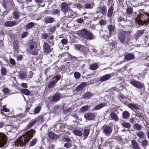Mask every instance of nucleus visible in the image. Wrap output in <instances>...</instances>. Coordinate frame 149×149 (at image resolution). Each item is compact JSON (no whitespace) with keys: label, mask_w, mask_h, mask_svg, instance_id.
<instances>
[{"label":"nucleus","mask_w":149,"mask_h":149,"mask_svg":"<svg viewBox=\"0 0 149 149\" xmlns=\"http://www.w3.org/2000/svg\"><path fill=\"white\" fill-rule=\"evenodd\" d=\"M35 132V131L33 130L27 132L15 142V145L20 146L24 145L26 143L29 141L32 138L33 135L34 134Z\"/></svg>","instance_id":"obj_1"},{"label":"nucleus","mask_w":149,"mask_h":149,"mask_svg":"<svg viewBox=\"0 0 149 149\" xmlns=\"http://www.w3.org/2000/svg\"><path fill=\"white\" fill-rule=\"evenodd\" d=\"M77 34L79 36H81L85 39L89 40H92L93 37L92 33L86 31L85 29L78 31Z\"/></svg>","instance_id":"obj_2"},{"label":"nucleus","mask_w":149,"mask_h":149,"mask_svg":"<svg viewBox=\"0 0 149 149\" xmlns=\"http://www.w3.org/2000/svg\"><path fill=\"white\" fill-rule=\"evenodd\" d=\"M30 47L31 54L34 55H36L38 54V51L36 50L37 48L36 44V42L32 41L30 43Z\"/></svg>","instance_id":"obj_3"},{"label":"nucleus","mask_w":149,"mask_h":149,"mask_svg":"<svg viewBox=\"0 0 149 149\" xmlns=\"http://www.w3.org/2000/svg\"><path fill=\"white\" fill-rule=\"evenodd\" d=\"M6 136L2 133H0V147L3 146L7 142Z\"/></svg>","instance_id":"obj_4"},{"label":"nucleus","mask_w":149,"mask_h":149,"mask_svg":"<svg viewBox=\"0 0 149 149\" xmlns=\"http://www.w3.org/2000/svg\"><path fill=\"white\" fill-rule=\"evenodd\" d=\"M112 129L110 127L104 125L103 127V131L106 135L109 136L111 133Z\"/></svg>","instance_id":"obj_5"},{"label":"nucleus","mask_w":149,"mask_h":149,"mask_svg":"<svg viewBox=\"0 0 149 149\" xmlns=\"http://www.w3.org/2000/svg\"><path fill=\"white\" fill-rule=\"evenodd\" d=\"M130 83L134 86L139 88L141 89L142 86L140 82L135 80H132L130 81Z\"/></svg>","instance_id":"obj_6"},{"label":"nucleus","mask_w":149,"mask_h":149,"mask_svg":"<svg viewBox=\"0 0 149 149\" xmlns=\"http://www.w3.org/2000/svg\"><path fill=\"white\" fill-rule=\"evenodd\" d=\"M50 117V115L49 114L46 113L42 116H40L39 117V120L41 122H44V121L48 120Z\"/></svg>","instance_id":"obj_7"},{"label":"nucleus","mask_w":149,"mask_h":149,"mask_svg":"<svg viewBox=\"0 0 149 149\" xmlns=\"http://www.w3.org/2000/svg\"><path fill=\"white\" fill-rule=\"evenodd\" d=\"M60 76H56L54 77V79L56 80L57 81L54 80L50 82L49 84L48 87L50 88L52 87L60 79Z\"/></svg>","instance_id":"obj_8"},{"label":"nucleus","mask_w":149,"mask_h":149,"mask_svg":"<svg viewBox=\"0 0 149 149\" xmlns=\"http://www.w3.org/2000/svg\"><path fill=\"white\" fill-rule=\"evenodd\" d=\"M43 47L44 52L46 53H48L51 52V50L50 49V46L47 43L45 42Z\"/></svg>","instance_id":"obj_9"},{"label":"nucleus","mask_w":149,"mask_h":149,"mask_svg":"<svg viewBox=\"0 0 149 149\" xmlns=\"http://www.w3.org/2000/svg\"><path fill=\"white\" fill-rule=\"evenodd\" d=\"M97 13H101L103 14H104L106 13V7L100 6L97 8V10L96 11Z\"/></svg>","instance_id":"obj_10"},{"label":"nucleus","mask_w":149,"mask_h":149,"mask_svg":"<svg viewBox=\"0 0 149 149\" xmlns=\"http://www.w3.org/2000/svg\"><path fill=\"white\" fill-rule=\"evenodd\" d=\"M16 24V22L14 21H10L6 22L4 24L5 26L10 27L13 26Z\"/></svg>","instance_id":"obj_11"},{"label":"nucleus","mask_w":149,"mask_h":149,"mask_svg":"<svg viewBox=\"0 0 149 149\" xmlns=\"http://www.w3.org/2000/svg\"><path fill=\"white\" fill-rule=\"evenodd\" d=\"M61 7L62 11L65 13H66L68 10V5L64 3H62Z\"/></svg>","instance_id":"obj_12"},{"label":"nucleus","mask_w":149,"mask_h":149,"mask_svg":"<svg viewBox=\"0 0 149 149\" xmlns=\"http://www.w3.org/2000/svg\"><path fill=\"white\" fill-rule=\"evenodd\" d=\"M134 58V55L132 54H128L125 55L124 58L127 61H130L132 60Z\"/></svg>","instance_id":"obj_13"},{"label":"nucleus","mask_w":149,"mask_h":149,"mask_svg":"<svg viewBox=\"0 0 149 149\" xmlns=\"http://www.w3.org/2000/svg\"><path fill=\"white\" fill-rule=\"evenodd\" d=\"M85 118L87 119L88 120H92L94 117V114L91 113H88L84 115Z\"/></svg>","instance_id":"obj_14"},{"label":"nucleus","mask_w":149,"mask_h":149,"mask_svg":"<svg viewBox=\"0 0 149 149\" xmlns=\"http://www.w3.org/2000/svg\"><path fill=\"white\" fill-rule=\"evenodd\" d=\"M111 76L110 74H106L101 77L100 79V81H104L109 79L111 77Z\"/></svg>","instance_id":"obj_15"},{"label":"nucleus","mask_w":149,"mask_h":149,"mask_svg":"<svg viewBox=\"0 0 149 149\" xmlns=\"http://www.w3.org/2000/svg\"><path fill=\"white\" fill-rule=\"evenodd\" d=\"M75 48L77 50H81L82 51L83 49H85L86 50H87V48L85 47L84 45H74ZM87 51H86V52Z\"/></svg>","instance_id":"obj_16"},{"label":"nucleus","mask_w":149,"mask_h":149,"mask_svg":"<svg viewBox=\"0 0 149 149\" xmlns=\"http://www.w3.org/2000/svg\"><path fill=\"white\" fill-rule=\"evenodd\" d=\"M60 97V95L59 94H56L53 96L52 100L54 102H57L59 100Z\"/></svg>","instance_id":"obj_17"},{"label":"nucleus","mask_w":149,"mask_h":149,"mask_svg":"<svg viewBox=\"0 0 149 149\" xmlns=\"http://www.w3.org/2000/svg\"><path fill=\"white\" fill-rule=\"evenodd\" d=\"M110 117L113 120L116 121H117L118 120V118L117 115L115 113L113 112L111 113L110 115Z\"/></svg>","instance_id":"obj_18"},{"label":"nucleus","mask_w":149,"mask_h":149,"mask_svg":"<svg viewBox=\"0 0 149 149\" xmlns=\"http://www.w3.org/2000/svg\"><path fill=\"white\" fill-rule=\"evenodd\" d=\"M106 106V104L102 103L95 106L94 107V110H98L100 109L103 107L105 106Z\"/></svg>","instance_id":"obj_19"},{"label":"nucleus","mask_w":149,"mask_h":149,"mask_svg":"<svg viewBox=\"0 0 149 149\" xmlns=\"http://www.w3.org/2000/svg\"><path fill=\"white\" fill-rule=\"evenodd\" d=\"M132 148L134 149H139V146L136 142L134 140L131 141Z\"/></svg>","instance_id":"obj_20"},{"label":"nucleus","mask_w":149,"mask_h":149,"mask_svg":"<svg viewBox=\"0 0 149 149\" xmlns=\"http://www.w3.org/2000/svg\"><path fill=\"white\" fill-rule=\"evenodd\" d=\"M124 33V32L123 31L118 35L119 40L122 43L124 42L125 38Z\"/></svg>","instance_id":"obj_21"},{"label":"nucleus","mask_w":149,"mask_h":149,"mask_svg":"<svg viewBox=\"0 0 149 149\" xmlns=\"http://www.w3.org/2000/svg\"><path fill=\"white\" fill-rule=\"evenodd\" d=\"M86 85V83L85 82H84L81 84L79 85L76 88V90L78 91H79L82 90L84 88L85 86Z\"/></svg>","instance_id":"obj_22"},{"label":"nucleus","mask_w":149,"mask_h":149,"mask_svg":"<svg viewBox=\"0 0 149 149\" xmlns=\"http://www.w3.org/2000/svg\"><path fill=\"white\" fill-rule=\"evenodd\" d=\"M94 5V3L93 2L91 4L89 3H86L84 4V8L86 9H91L93 8Z\"/></svg>","instance_id":"obj_23"},{"label":"nucleus","mask_w":149,"mask_h":149,"mask_svg":"<svg viewBox=\"0 0 149 149\" xmlns=\"http://www.w3.org/2000/svg\"><path fill=\"white\" fill-rule=\"evenodd\" d=\"M55 21L54 19L52 17H50L49 18L45 19V22L47 24L51 23Z\"/></svg>","instance_id":"obj_24"},{"label":"nucleus","mask_w":149,"mask_h":149,"mask_svg":"<svg viewBox=\"0 0 149 149\" xmlns=\"http://www.w3.org/2000/svg\"><path fill=\"white\" fill-rule=\"evenodd\" d=\"M128 106L129 108L132 109H137L139 108L137 105L133 103L129 104L128 105Z\"/></svg>","instance_id":"obj_25"},{"label":"nucleus","mask_w":149,"mask_h":149,"mask_svg":"<svg viewBox=\"0 0 149 149\" xmlns=\"http://www.w3.org/2000/svg\"><path fill=\"white\" fill-rule=\"evenodd\" d=\"M21 91L22 93L27 95H29L31 93L30 91L27 89H22Z\"/></svg>","instance_id":"obj_26"},{"label":"nucleus","mask_w":149,"mask_h":149,"mask_svg":"<svg viewBox=\"0 0 149 149\" xmlns=\"http://www.w3.org/2000/svg\"><path fill=\"white\" fill-rule=\"evenodd\" d=\"M49 136L50 139H56L58 138V136L52 132H49Z\"/></svg>","instance_id":"obj_27"},{"label":"nucleus","mask_w":149,"mask_h":149,"mask_svg":"<svg viewBox=\"0 0 149 149\" xmlns=\"http://www.w3.org/2000/svg\"><path fill=\"white\" fill-rule=\"evenodd\" d=\"M93 95V94L91 93L88 92H87L83 95V97L84 98H89Z\"/></svg>","instance_id":"obj_28"},{"label":"nucleus","mask_w":149,"mask_h":149,"mask_svg":"<svg viewBox=\"0 0 149 149\" xmlns=\"http://www.w3.org/2000/svg\"><path fill=\"white\" fill-rule=\"evenodd\" d=\"M34 25V24L33 22H30L27 24L26 26V29H28L32 28Z\"/></svg>","instance_id":"obj_29"},{"label":"nucleus","mask_w":149,"mask_h":149,"mask_svg":"<svg viewBox=\"0 0 149 149\" xmlns=\"http://www.w3.org/2000/svg\"><path fill=\"white\" fill-rule=\"evenodd\" d=\"M130 116L129 114L127 111H125L123 112V117L125 119L128 118Z\"/></svg>","instance_id":"obj_30"},{"label":"nucleus","mask_w":149,"mask_h":149,"mask_svg":"<svg viewBox=\"0 0 149 149\" xmlns=\"http://www.w3.org/2000/svg\"><path fill=\"white\" fill-rule=\"evenodd\" d=\"M98 67V64L96 63H94L90 66V69L92 70H94L97 69Z\"/></svg>","instance_id":"obj_31"},{"label":"nucleus","mask_w":149,"mask_h":149,"mask_svg":"<svg viewBox=\"0 0 149 149\" xmlns=\"http://www.w3.org/2000/svg\"><path fill=\"white\" fill-rule=\"evenodd\" d=\"M56 27L55 26H53L51 28H49L47 29L48 31L49 32L53 33L55 31Z\"/></svg>","instance_id":"obj_32"},{"label":"nucleus","mask_w":149,"mask_h":149,"mask_svg":"<svg viewBox=\"0 0 149 149\" xmlns=\"http://www.w3.org/2000/svg\"><path fill=\"white\" fill-rule=\"evenodd\" d=\"M107 21L106 20L102 19L100 20L99 22V24L101 26H104L107 24Z\"/></svg>","instance_id":"obj_33"},{"label":"nucleus","mask_w":149,"mask_h":149,"mask_svg":"<svg viewBox=\"0 0 149 149\" xmlns=\"http://www.w3.org/2000/svg\"><path fill=\"white\" fill-rule=\"evenodd\" d=\"M74 134L77 136H81L82 134V132L79 130H76L74 131Z\"/></svg>","instance_id":"obj_34"},{"label":"nucleus","mask_w":149,"mask_h":149,"mask_svg":"<svg viewBox=\"0 0 149 149\" xmlns=\"http://www.w3.org/2000/svg\"><path fill=\"white\" fill-rule=\"evenodd\" d=\"M122 125L123 127L127 128H129L130 127V125L129 123L125 122L122 123Z\"/></svg>","instance_id":"obj_35"},{"label":"nucleus","mask_w":149,"mask_h":149,"mask_svg":"<svg viewBox=\"0 0 149 149\" xmlns=\"http://www.w3.org/2000/svg\"><path fill=\"white\" fill-rule=\"evenodd\" d=\"M88 109V106L86 105L82 107L80 111L81 112H84L87 111Z\"/></svg>","instance_id":"obj_36"},{"label":"nucleus","mask_w":149,"mask_h":149,"mask_svg":"<svg viewBox=\"0 0 149 149\" xmlns=\"http://www.w3.org/2000/svg\"><path fill=\"white\" fill-rule=\"evenodd\" d=\"M113 8L112 7H111L109 9V10L107 15L108 16H111L113 13Z\"/></svg>","instance_id":"obj_37"},{"label":"nucleus","mask_w":149,"mask_h":149,"mask_svg":"<svg viewBox=\"0 0 149 149\" xmlns=\"http://www.w3.org/2000/svg\"><path fill=\"white\" fill-rule=\"evenodd\" d=\"M36 120L32 122L29 125H28L26 127V129L28 130L34 124L36 123Z\"/></svg>","instance_id":"obj_38"},{"label":"nucleus","mask_w":149,"mask_h":149,"mask_svg":"<svg viewBox=\"0 0 149 149\" xmlns=\"http://www.w3.org/2000/svg\"><path fill=\"white\" fill-rule=\"evenodd\" d=\"M133 126L134 129L137 130H140L141 128V126L138 124H134Z\"/></svg>","instance_id":"obj_39"},{"label":"nucleus","mask_w":149,"mask_h":149,"mask_svg":"<svg viewBox=\"0 0 149 149\" xmlns=\"http://www.w3.org/2000/svg\"><path fill=\"white\" fill-rule=\"evenodd\" d=\"M41 107L40 106H38L36 107L34 110V113L36 114L39 113L41 109Z\"/></svg>","instance_id":"obj_40"},{"label":"nucleus","mask_w":149,"mask_h":149,"mask_svg":"<svg viewBox=\"0 0 149 149\" xmlns=\"http://www.w3.org/2000/svg\"><path fill=\"white\" fill-rule=\"evenodd\" d=\"M1 74L2 76L5 75L6 74V71L4 68H2L1 70Z\"/></svg>","instance_id":"obj_41"},{"label":"nucleus","mask_w":149,"mask_h":149,"mask_svg":"<svg viewBox=\"0 0 149 149\" xmlns=\"http://www.w3.org/2000/svg\"><path fill=\"white\" fill-rule=\"evenodd\" d=\"M14 17L16 19L19 18V16L18 13L17 12H14L13 13Z\"/></svg>","instance_id":"obj_42"},{"label":"nucleus","mask_w":149,"mask_h":149,"mask_svg":"<svg viewBox=\"0 0 149 149\" xmlns=\"http://www.w3.org/2000/svg\"><path fill=\"white\" fill-rule=\"evenodd\" d=\"M89 133V130L88 129L85 130L83 132V135L84 137L88 136Z\"/></svg>","instance_id":"obj_43"},{"label":"nucleus","mask_w":149,"mask_h":149,"mask_svg":"<svg viewBox=\"0 0 149 149\" xmlns=\"http://www.w3.org/2000/svg\"><path fill=\"white\" fill-rule=\"evenodd\" d=\"M143 32L144 31L143 30L137 31L136 33L137 36L139 37L141 36L143 34Z\"/></svg>","instance_id":"obj_44"},{"label":"nucleus","mask_w":149,"mask_h":149,"mask_svg":"<svg viewBox=\"0 0 149 149\" xmlns=\"http://www.w3.org/2000/svg\"><path fill=\"white\" fill-rule=\"evenodd\" d=\"M2 91L4 94H8L10 92V91L8 89L6 88H4Z\"/></svg>","instance_id":"obj_45"},{"label":"nucleus","mask_w":149,"mask_h":149,"mask_svg":"<svg viewBox=\"0 0 149 149\" xmlns=\"http://www.w3.org/2000/svg\"><path fill=\"white\" fill-rule=\"evenodd\" d=\"M37 142V139H34L30 143V146H33Z\"/></svg>","instance_id":"obj_46"},{"label":"nucleus","mask_w":149,"mask_h":149,"mask_svg":"<svg viewBox=\"0 0 149 149\" xmlns=\"http://www.w3.org/2000/svg\"><path fill=\"white\" fill-rule=\"evenodd\" d=\"M6 129L7 130L10 129L9 131H11L13 129H15V127H13L12 125H9L6 126Z\"/></svg>","instance_id":"obj_47"},{"label":"nucleus","mask_w":149,"mask_h":149,"mask_svg":"<svg viewBox=\"0 0 149 149\" xmlns=\"http://www.w3.org/2000/svg\"><path fill=\"white\" fill-rule=\"evenodd\" d=\"M137 135L140 138L142 139L143 137V134L142 132H140L136 133Z\"/></svg>","instance_id":"obj_48"},{"label":"nucleus","mask_w":149,"mask_h":149,"mask_svg":"<svg viewBox=\"0 0 149 149\" xmlns=\"http://www.w3.org/2000/svg\"><path fill=\"white\" fill-rule=\"evenodd\" d=\"M74 77L77 79H79L80 77V73L77 72H75L74 74Z\"/></svg>","instance_id":"obj_49"},{"label":"nucleus","mask_w":149,"mask_h":149,"mask_svg":"<svg viewBox=\"0 0 149 149\" xmlns=\"http://www.w3.org/2000/svg\"><path fill=\"white\" fill-rule=\"evenodd\" d=\"M108 29L110 33H112V32H114V27L112 25H109V26Z\"/></svg>","instance_id":"obj_50"},{"label":"nucleus","mask_w":149,"mask_h":149,"mask_svg":"<svg viewBox=\"0 0 149 149\" xmlns=\"http://www.w3.org/2000/svg\"><path fill=\"white\" fill-rule=\"evenodd\" d=\"M148 143V141L146 140H144L142 142V145L143 147L146 146H147Z\"/></svg>","instance_id":"obj_51"},{"label":"nucleus","mask_w":149,"mask_h":149,"mask_svg":"<svg viewBox=\"0 0 149 149\" xmlns=\"http://www.w3.org/2000/svg\"><path fill=\"white\" fill-rule=\"evenodd\" d=\"M126 12L129 14H131L132 13V10L131 8H128L126 10Z\"/></svg>","instance_id":"obj_52"},{"label":"nucleus","mask_w":149,"mask_h":149,"mask_svg":"<svg viewBox=\"0 0 149 149\" xmlns=\"http://www.w3.org/2000/svg\"><path fill=\"white\" fill-rule=\"evenodd\" d=\"M20 77L21 78L24 79L26 77V74L24 73H21L19 74Z\"/></svg>","instance_id":"obj_53"},{"label":"nucleus","mask_w":149,"mask_h":149,"mask_svg":"<svg viewBox=\"0 0 149 149\" xmlns=\"http://www.w3.org/2000/svg\"><path fill=\"white\" fill-rule=\"evenodd\" d=\"M10 63H11V64L15 65V60L12 58H11L10 59Z\"/></svg>","instance_id":"obj_54"},{"label":"nucleus","mask_w":149,"mask_h":149,"mask_svg":"<svg viewBox=\"0 0 149 149\" xmlns=\"http://www.w3.org/2000/svg\"><path fill=\"white\" fill-rule=\"evenodd\" d=\"M135 116H136L137 117H139V118H142V113H136L135 114Z\"/></svg>","instance_id":"obj_55"},{"label":"nucleus","mask_w":149,"mask_h":149,"mask_svg":"<svg viewBox=\"0 0 149 149\" xmlns=\"http://www.w3.org/2000/svg\"><path fill=\"white\" fill-rule=\"evenodd\" d=\"M6 106H3V109H2V110L6 112L9 111V109H7V108L6 107Z\"/></svg>","instance_id":"obj_56"},{"label":"nucleus","mask_w":149,"mask_h":149,"mask_svg":"<svg viewBox=\"0 0 149 149\" xmlns=\"http://www.w3.org/2000/svg\"><path fill=\"white\" fill-rule=\"evenodd\" d=\"M88 49L87 50V52H86L87 50H86L85 49H83V50L81 51L82 52H83V53H84V54L85 56H86L87 55L86 53H87L89 51L88 49Z\"/></svg>","instance_id":"obj_57"},{"label":"nucleus","mask_w":149,"mask_h":149,"mask_svg":"<svg viewBox=\"0 0 149 149\" xmlns=\"http://www.w3.org/2000/svg\"><path fill=\"white\" fill-rule=\"evenodd\" d=\"M65 146L67 148H69L71 146L70 144V143H66L65 144Z\"/></svg>","instance_id":"obj_58"},{"label":"nucleus","mask_w":149,"mask_h":149,"mask_svg":"<svg viewBox=\"0 0 149 149\" xmlns=\"http://www.w3.org/2000/svg\"><path fill=\"white\" fill-rule=\"evenodd\" d=\"M28 33L27 32H24L23 33L22 35V38H24L27 36L28 35Z\"/></svg>","instance_id":"obj_59"},{"label":"nucleus","mask_w":149,"mask_h":149,"mask_svg":"<svg viewBox=\"0 0 149 149\" xmlns=\"http://www.w3.org/2000/svg\"><path fill=\"white\" fill-rule=\"evenodd\" d=\"M21 86L22 87L27 88V84L24 83H23L21 84Z\"/></svg>","instance_id":"obj_60"},{"label":"nucleus","mask_w":149,"mask_h":149,"mask_svg":"<svg viewBox=\"0 0 149 149\" xmlns=\"http://www.w3.org/2000/svg\"><path fill=\"white\" fill-rule=\"evenodd\" d=\"M67 41V40L65 39H63L61 40V42L63 44H66Z\"/></svg>","instance_id":"obj_61"},{"label":"nucleus","mask_w":149,"mask_h":149,"mask_svg":"<svg viewBox=\"0 0 149 149\" xmlns=\"http://www.w3.org/2000/svg\"><path fill=\"white\" fill-rule=\"evenodd\" d=\"M77 22L78 23L81 24L83 22V19L81 18L78 19Z\"/></svg>","instance_id":"obj_62"},{"label":"nucleus","mask_w":149,"mask_h":149,"mask_svg":"<svg viewBox=\"0 0 149 149\" xmlns=\"http://www.w3.org/2000/svg\"><path fill=\"white\" fill-rule=\"evenodd\" d=\"M42 38L44 39H46L48 37V35L46 33H43L42 34Z\"/></svg>","instance_id":"obj_63"},{"label":"nucleus","mask_w":149,"mask_h":149,"mask_svg":"<svg viewBox=\"0 0 149 149\" xmlns=\"http://www.w3.org/2000/svg\"><path fill=\"white\" fill-rule=\"evenodd\" d=\"M22 55H20L17 57V59L18 61H21L22 59Z\"/></svg>","instance_id":"obj_64"}]
</instances>
